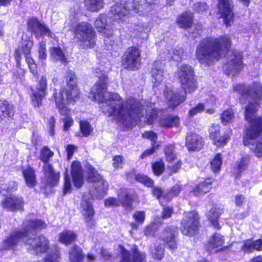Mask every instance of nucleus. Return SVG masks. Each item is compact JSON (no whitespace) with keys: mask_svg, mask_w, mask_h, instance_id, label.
Wrapping results in <instances>:
<instances>
[{"mask_svg":"<svg viewBox=\"0 0 262 262\" xmlns=\"http://www.w3.org/2000/svg\"><path fill=\"white\" fill-rule=\"evenodd\" d=\"M183 190L182 185L177 183L171 186L164 193L165 203H169L173 198L178 196Z\"/></svg>","mask_w":262,"mask_h":262,"instance_id":"36","label":"nucleus"},{"mask_svg":"<svg viewBox=\"0 0 262 262\" xmlns=\"http://www.w3.org/2000/svg\"><path fill=\"white\" fill-rule=\"evenodd\" d=\"M142 50L139 45H132L126 49L121 57L122 67L129 71L139 70L142 64Z\"/></svg>","mask_w":262,"mask_h":262,"instance_id":"8","label":"nucleus"},{"mask_svg":"<svg viewBox=\"0 0 262 262\" xmlns=\"http://www.w3.org/2000/svg\"><path fill=\"white\" fill-rule=\"evenodd\" d=\"M120 259L119 262H146L145 253L141 252L137 245H134L131 252L122 245H119Z\"/></svg>","mask_w":262,"mask_h":262,"instance_id":"14","label":"nucleus"},{"mask_svg":"<svg viewBox=\"0 0 262 262\" xmlns=\"http://www.w3.org/2000/svg\"><path fill=\"white\" fill-rule=\"evenodd\" d=\"M208 9V6L206 2H198L193 5V11L194 12L202 13L206 12Z\"/></svg>","mask_w":262,"mask_h":262,"instance_id":"58","label":"nucleus"},{"mask_svg":"<svg viewBox=\"0 0 262 262\" xmlns=\"http://www.w3.org/2000/svg\"><path fill=\"white\" fill-rule=\"evenodd\" d=\"M25 58L30 72L33 75H38V72L37 70V64L35 62L34 59L32 57L31 55L25 56Z\"/></svg>","mask_w":262,"mask_h":262,"instance_id":"51","label":"nucleus"},{"mask_svg":"<svg viewBox=\"0 0 262 262\" xmlns=\"http://www.w3.org/2000/svg\"><path fill=\"white\" fill-rule=\"evenodd\" d=\"M105 207H115L120 206L119 201L114 197H109L105 199L104 202Z\"/></svg>","mask_w":262,"mask_h":262,"instance_id":"60","label":"nucleus"},{"mask_svg":"<svg viewBox=\"0 0 262 262\" xmlns=\"http://www.w3.org/2000/svg\"><path fill=\"white\" fill-rule=\"evenodd\" d=\"M46 228L47 224L42 220H27L23 223L21 229L14 231L2 241L0 250H16L18 243L23 241L28 246L29 252L36 254L46 253L50 248V241L47 237L43 234L29 237L32 232L41 231Z\"/></svg>","mask_w":262,"mask_h":262,"instance_id":"3","label":"nucleus"},{"mask_svg":"<svg viewBox=\"0 0 262 262\" xmlns=\"http://www.w3.org/2000/svg\"><path fill=\"white\" fill-rule=\"evenodd\" d=\"M15 107L5 99H0V121L5 124L11 122L14 119Z\"/></svg>","mask_w":262,"mask_h":262,"instance_id":"21","label":"nucleus"},{"mask_svg":"<svg viewBox=\"0 0 262 262\" xmlns=\"http://www.w3.org/2000/svg\"><path fill=\"white\" fill-rule=\"evenodd\" d=\"M86 9L91 12H98L103 7V0H84Z\"/></svg>","mask_w":262,"mask_h":262,"instance_id":"41","label":"nucleus"},{"mask_svg":"<svg viewBox=\"0 0 262 262\" xmlns=\"http://www.w3.org/2000/svg\"><path fill=\"white\" fill-rule=\"evenodd\" d=\"M22 175L24 179L26 185L29 188L35 187L37 185L36 176L35 169L28 165L23 169Z\"/></svg>","mask_w":262,"mask_h":262,"instance_id":"28","label":"nucleus"},{"mask_svg":"<svg viewBox=\"0 0 262 262\" xmlns=\"http://www.w3.org/2000/svg\"><path fill=\"white\" fill-rule=\"evenodd\" d=\"M200 216L196 210L185 212L180 222V230L183 235L194 237L200 233Z\"/></svg>","mask_w":262,"mask_h":262,"instance_id":"9","label":"nucleus"},{"mask_svg":"<svg viewBox=\"0 0 262 262\" xmlns=\"http://www.w3.org/2000/svg\"><path fill=\"white\" fill-rule=\"evenodd\" d=\"M123 157L121 155H116L113 158V166L115 169H118L122 167L121 165L123 164Z\"/></svg>","mask_w":262,"mask_h":262,"instance_id":"64","label":"nucleus"},{"mask_svg":"<svg viewBox=\"0 0 262 262\" xmlns=\"http://www.w3.org/2000/svg\"><path fill=\"white\" fill-rule=\"evenodd\" d=\"M159 147V144H151V146L149 148L146 149L141 154L140 156V159H144L148 156L152 155Z\"/></svg>","mask_w":262,"mask_h":262,"instance_id":"61","label":"nucleus"},{"mask_svg":"<svg viewBox=\"0 0 262 262\" xmlns=\"http://www.w3.org/2000/svg\"><path fill=\"white\" fill-rule=\"evenodd\" d=\"M94 26L97 31L104 36H107V29L106 19L101 16L95 21Z\"/></svg>","mask_w":262,"mask_h":262,"instance_id":"47","label":"nucleus"},{"mask_svg":"<svg viewBox=\"0 0 262 262\" xmlns=\"http://www.w3.org/2000/svg\"><path fill=\"white\" fill-rule=\"evenodd\" d=\"M72 186L71 179L67 173L64 175L63 184L62 186V195H65L67 193H70L72 192Z\"/></svg>","mask_w":262,"mask_h":262,"instance_id":"53","label":"nucleus"},{"mask_svg":"<svg viewBox=\"0 0 262 262\" xmlns=\"http://www.w3.org/2000/svg\"><path fill=\"white\" fill-rule=\"evenodd\" d=\"M71 174L74 186L77 189L81 188L83 185L84 180L83 169L80 161L74 160L72 162Z\"/></svg>","mask_w":262,"mask_h":262,"instance_id":"26","label":"nucleus"},{"mask_svg":"<svg viewBox=\"0 0 262 262\" xmlns=\"http://www.w3.org/2000/svg\"><path fill=\"white\" fill-rule=\"evenodd\" d=\"M166 203H163L162 211L161 214V218L162 220H166L170 218L174 213V209L172 206H165Z\"/></svg>","mask_w":262,"mask_h":262,"instance_id":"56","label":"nucleus"},{"mask_svg":"<svg viewBox=\"0 0 262 262\" xmlns=\"http://www.w3.org/2000/svg\"><path fill=\"white\" fill-rule=\"evenodd\" d=\"M223 163L222 154L220 152L216 154L213 158L210 161V168L215 174L219 173L221 169Z\"/></svg>","mask_w":262,"mask_h":262,"instance_id":"40","label":"nucleus"},{"mask_svg":"<svg viewBox=\"0 0 262 262\" xmlns=\"http://www.w3.org/2000/svg\"><path fill=\"white\" fill-rule=\"evenodd\" d=\"M38 58L41 61L45 60L47 58L46 42L41 40L38 43Z\"/></svg>","mask_w":262,"mask_h":262,"instance_id":"54","label":"nucleus"},{"mask_svg":"<svg viewBox=\"0 0 262 262\" xmlns=\"http://www.w3.org/2000/svg\"><path fill=\"white\" fill-rule=\"evenodd\" d=\"M232 46V39L229 35L206 37L197 45L195 57L200 64L209 67L225 58Z\"/></svg>","mask_w":262,"mask_h":262,"instance_id":"5","label":"nucleus"},{"mask_svg":"<svg viewBox=\"0 0 262 262\" xmlns=\"http://www.w3.org/2000/svg\"><path fill=\"white\" fill-rule=\"evenodd\" d=\"M79 132L76 133L75 136L78 137H88L93 132V127L90 122L86 120H80L79 122Z\"/></svg>","mask_w":262,"mask_h":262,"instance_id":"35","label":"nucleus"},{"mask_svg":"<svg viewBox=\"0 0 262 262\" xmlns=\"http://www.w3.org/2000/svg\"><path fill=\"white\" fill-rule=\"evenodd\" d=\"M205 110V104L199 102L196 105L191 108L188 112V116L193 117L199 113L203 112Z\"/></svg>","mask_w":262,"mask_h":262,"instance_id":"57","label":"nucleus"},{"mask_svg":"<svg viewBox=\"0 0 262 262\" xmlns=\"http://www.w3.org/2000/svg\"><path fill=\"white\" fill-rule=\"evenodd\" d=\"M250 161V156L249 155H244L240 158L236 164L237 172L235 177L236 179L239 178L242 172L247 168Z\"/></svg>","mask_w":262,"mask_h":262,"instance_id":"39","label":"nucleus"},{"mask_svg":"<svg viewBox=\"0 0 262 262\" xmlns=\"http://www.w3.org/2000/svg\"><path fill=\"white\" fill-rule=\"evenodd\" d=\"M33 45V40L30 37L21 40V46L16 48L14 51L16 67H20V62L22 60V54L24 57L31 55V50Z\"/></svg>","mask_w":262,"mask_h":262,"instance_id":"22","label":"nucleus"},{"mask_svg":"<svg viewBox=\"0 0 262 262\" xmlns=\"http://www.w3.org/2000/svg\"><path fill=\"white\" fill-rule=\"evenodd\" d=\"M151 167L154 174L159 177L162 175L165 171V165L162 159H159L151 163Z\"/></svg>","mask_w":262,"mask_h":262,"instance_id":"45","label":"nucleus"},{"mask_svg":"<svg viewBox=\"0 0 262 262\" xmlns=\"http://www.w3.org/2000/svg\"><path fill=\"white\" fill-rule=\"evenodd\" d=\"M150 254L154 259L161 260L164 257V249L161 244H158L151 249Z\"/></svg>","mask_w":262,"mask_h":262,"instance_id":"48","label":"nucleus"},{"mask_svg":"<svg viewBox=\"0 0 262 262\" xmlns=\"http://www.w3.org/2000/svg\"><path fill=\"white\" fill-rule=\"evenodd\" d=\"M209 137L212 144L217 147L225 146L229 141L232 130L229 129L221 133V126L219 124H212L208 129Z\"/></svg>","mask_w":262,"mask_h":262,"instance_id":"15","label":"nucleus"},{"mask_svg":"<svg viewBox=\"0 0 262 262\" xmlns=\"http://www.w3.org/2000/svg\"><path fill=\"white\" fill-rule=\"evenodd\" d=\"M219 208L216 207V205L213 204L207 214L208 220L210 222L212 226L218 230L221 229V226L219 224L221 213L219 212Z\"/></svg>","mask_w":262,"mask_h":262,"instance_id":"33","label":"nucleus"},{"mask_svg":"<svg viewBox=\"0 0 262 262\" xmlns=\"http://www.w3.org/2000/svg\"><path fill=\"white\" fill-rule=\"evenodd\" d=\"M24 204V199L21 196L12 194L5 196L1 203L3 209L13 212L23 211Z\"/></svg>","mask_w":262,"mask_h":262,"instance_id":"19","label":"nucleus"},{"mask_svg":"<svg viewBox=\"0 0 262 262\" xmlns=\"http://www.w3.org/2000/svg\"><path fill=\"white\" fill-rule=\"evenodd\" d=\"M73 34L80 49L88 50L96 46L97 34L89 23L81 21L76 24L73 28Z\"/></svg>","mask_w":262,"mask_h":262,"instance_id":"7","label":"nucleus"},{"mask_svg":"<svg viewBox=\"0 0 262 262\" xmlns=\"http://www.w3.org/2000/svg\"><path fill=\"white\" fill-rule=\"evenodd\" d=\"M133 218L139 225H142L145 220V212L144 211H136L133 214Z\"/></svg>","mask_w":262,"mask_h":262,"instance_id":"59","label":"nucleus"},{"mask_svg":"<svg viewBox=\"0 0 262 262\" xmlns=\"http://www.w3.org/2000/svg\"><path fill=\"white\" fill-rule=\"evenodd\" d=\"M19 71L14 70L12 71V78L14 80L20 79L21 78L25 76L26 70L21 68V64L20 63V67H16Z\"/></svg>","mask_w":262,"mask_h":262,"instance_id":"63","label":"nucleus"},{"mask_svg":"<svg viewBox=\"0 0 262 262\" xmlns=\"http://www.w3.org/2000/svg\"><path fill=\"white\" fill-rule=\"evenodd\" d=\"M87 176L86 181L90 183H99L103 182V177L97 169L91 164L86 165Z\"/></svg>","mask_w":262,"mask_h":262,"instance_id":"32","label":"nucleus"},{"mask_svg":"<svg viewBox=\"0 0 262 262\" xmlns=\"http://www.w3.org/2000/svg\"><path fill=\"white\" fill-rule=\"evenodd\" d=\"M176 23L180 28L185 30L191 29L194 24V16L190 11H185L177 16Z\"/></svg>","mask_w":262,"mask_h":262,"instance_id":"27","label":"nucleus"},{"mask_svg":"<svg viewBox=\"0 0 262 262\" xmlns=\"http://www.w3.org/2000/svg\"><path fill=\"white\" fill-rule=\"evenodd\" d=\"M108 81V76L102 74L94 85V91L91 92L93 99L101 103L99 108L104 116L113 117L123 124L139 123L144 116V106L145 123L152 125L158 120L159 110L155 102L147 101L143 105L140 100L131 97L125 103L118 93L107 91Z\"/></svg>","mask_w":262,"mask_h":262,"instance_id":"1","label":"nucleus"},{"mask_svg":"<svg viewBox=\"0 0 262 262\" xmlns=\"http://www.w3.org/2000/svg\"><path fill=\"white\" fill-rule=\"evenodd\" d=\"M205 140L202 136L194 132L190 131L186 134L185 146L189 152H197L204 148Z\"/></svg>","mask_w":262,"mask_h":262,"instance_id":"18","label":"nucleus"},{"mask_svg":"<svg viewBox=\"0 0 262 262\" xmlns=\"http://www.w3.org/2000/svg\"><path fill=\"white\" fill-rule=\"evenodd\" d=\"M18 189V183L15 181H10L5 186L0 187V194L6 196V194L15 192Z\"/></svg>","mask_w":262,"mask_h":262,"instance_id":"44","label":"nucleus"},{"mask_svg":"<svg viewBox=\"0 0 262 262\" xmlns=\"http://www.w3.org/2000/svg\"><path fill=\"white\" fill-rule=\"evenodd\" d=\"M183 162L180 159L176 161V162L171 165L167 166V170L168 174L171 176L173 174L178 173L181 168Z\"/></svg>","mask_w":262,"mask_h":262,"instance_id":"55","label":"nucleus"},{"mask_svg":"<svg viewBox=\"0 0 262 262\" xmlns=\"http://www.w3.org/2000/svg\"><path fill=\"white\" fill-rule=\"evenodd\" d=\"M54 155V152L47 146H44L40 150V160L45 164H48L50 158Z\"/></svg>","mask_w":262,"mask_h":262,"instance_id":"49","label":"nucleus"},{"mask_svg":"<svg viewBox=\"0 0 262 262\" xmlns=\"http://www.w3.org/2000/svg\"><path fill=\"white\" fill-rule=\"evenodd\" d=\"M180 122V118L178 116L168 114L160 119L159 124L161 127L167 129L178 127Z\"/></svg>","mask_w":262,"mask_h":262,"instance_id":"30","label":"nucleus"},{"mask_svg":"<svg viewBox=\"0 0 262 262\" xmlns=\"http://www.w3.org/2000/svg\"><path fill=\"white\" fill-rule=\"evenodd\" d=\"M241 250L245 253L253 252L254 251L253 239L249 238L243 241Z\"/></svg>","mask_w":262,"mask_h":262,"instance_id":"52","label":"nucleus"},{"mask_svg":"<svg viewBox=\"0 0 262 262\" xmlns=\"http://www.w3.org/2000/svg\"><path fill=\"white\" fill-rule=\"evenodd\" d=\"M27 25L28 30L34 33L36 36H38V33L39 32L40 36L47 35L49 37H52L53 33L50 29L35 17L29 18L27 20Z\"/></svg>","mask_w":262,"mask_h":262,"instance_id":"24","label":"nucleus"},{"mask_svg":"<svg viewBox=\"0 0 262 262\" xmlns=\"http://www.w3.org/2000/svg\"><path fill=\"white\" fill-rule=\"evenodd\" d=\"M234 92L245 98L249 97L253 100L246 106L244 119L248 123L243 131V143L246 146L254 145L251 149L257 158L262 157V117H254L262 100V84L254 81L248 87L244 83H236L233 86Z\"/></svg>","mask_w":262,"mask_h":262,"instance_id":"2","label":"nucleus"},{"mask_svg":"<svg viewBox=\"0 0 262 262\" xmlns=\"http://www.w3.org/2000/svg\"><path fill=\"white\" fill-rule=\"evenodd\" d=\"M178 229L177 226H167L162 231L160 239L164 246L171 251L178 248Z\"/></svg>","mask_w":262,"mask_h":262,"instance_id":"16","label":"nucleus"},{"mask_svg":"<svg viewBox=\"0 0 262 262\" xmlns=\"http://www.w3.org/2000/svg\"><path fill=\"white\" fill-rule=\"evenodd\" d=\"M110 12L113 16L122 20L127 13V10L122 4L116 3L111 7Z\"/></svg>","mask_w":262,"mask_h":262,"instance_id":"37","label":"nucleus"},{"mask_svg":"<svg viewBox=\"0 0 262 262\" xmlns=\"http://www.w3.org/2000/svg\"><path fill=\"white\" fill-rule=\"evenodd\" d=\"M58 241L64 246H70L77 241V235L73 231L64 230L59 233Z\"/></svg>","mask_w":262,"mask_h":262,"instance_id":"29","label":"nucleus"},{"mask_svg":"<svg viewBox=\"0 0 262 262\" xmlns=\"http://www.w3.org/2000/svg\"><path fill=\"white\" fill-rule=\"evenodd\" d=\"M217 14L223 18V23L226 27H230L234 21V6L231 0H217L216 5Z\"/></svg>","mask_w":262,"mask_h":262,"instance_id":"12","label":"nucleus"},{"mask_svg":"<svg viewBox=\"0 0 262 262\" xmlns=\"http://www.w3.org/2000/svg\"><path fill=\"white\" fill-rule=\"evenodd\" d=\"M134 179L135 181L145 187L151 188V194L153 197L155 198L159 202L161 206L164 205L165 203L164 195V192L163 189L159 186H154L155 181L147 175L138 173L135 174Z\"/></svg>","mask_w":262,"mask_h":262,"instance_id":"13","label":"nucleus"},{"mask_svg":"<svg viewBox=\"0 0 262 262\" xmlns=\"http://www.w3.org/2000/svg\"><path fill=\"white\" fill-rule=\"evenodd\" d=\"M48 81L46 77L41 76L37 81L36 88L30 87L31 93L30 95L31 102L34 107H40L42 101L48 94Z\"/></svg>","mask_w":262,"mask_h":262,"instance_id":"11","label":"nucleus"},{"mask_svg":"<svg viewBox=\"0 0 262 262\" xmlns=\"http://www.w3.org/2000/svg\"><path fill=\"white\" fill-rule=\"evenodd\" d=\"M230 59L223 67L225 74L232 76H237L244 69L243 55L241 51L233 49L231 51Z\"/></svg>","mask_w":262,"mask_h":262,"instance_id":"10","label":"nucleus"},{"mask_svg":"<svg viewBox=\"0 0 262 262\" xmlns=\"http://www.w3.org/2000/svg\"><path fill=\"white\" fill-rule=\"evenodd\" d=\"M234 112L232 107L225 110L220 115V120L223 125H228L233 119Z\"/></svg>","mask_w":262,"mask_h":262,"instance_id":"46","label":"nucleus"},{"mask_svg":"<svg viewBox=\"0 0 262 262\" xmlns=\"http://www.w3.org/2000/svg\"><path fill=\"white\" fill-rule=\"evenodd\" d=\"M224 236L219 233L215 232L210 236L204 247L205 250L209 253L225 252L230 249L232 244L224 246Z\"/></svg>","mask_w":262,"mask_h":262,"instance_id":"17","label":"nucleus"},{"mask_svg":"<svg viewBox=\"0 0 262 262\" xmlns=\"http://www.w3.org/2000/svg\"><path fill=\"white\" fill-rule=\"evenodd\" d=\"M61 258L60 250L57 249L54 252L48 253L42 259V262H60Z\"/></svg>","mask_w":262,"mask_h":262,"instance_id":"50","label":"nucleus"},{"mask_svg":"<svg viewBox=\"0 0 262 262\" xmlns=\"http://www.w3.org/2000/svg\"><path fill=\"white\" fill-rule=\"evenodd\" d=\"M68 254L70 262H83L85 255L79 246L73 244L70 248Z\"/></svg>","mask_w":262,"mask_h":262,"instance_id":"31","label":"nucleus"},{"mask_svg":"<svg viewBox=\"0 0 262 262\" xmlns=\"http://www.w3.org/2000/svg\"><path fill=\"white\" fill-rule=\"evenodd\" d=\"M161 64L160 61H155L150 70V74L154 80V82L156 84H160L162 81L164 76V70Z\"/></svg>","mask_w":262,"mask_h":262,"instance_id":"34","label":"nucleus"},{"mask_svg":"<svg viewBox=\"0 0 262 262\" xmlns=\"http://www.w3.org/2000/svg\"><path fill=\"white\" fill-rule=\"evenodd\" d=\"M124 194L123 197L120 199L119 203L122 207L125 208L129 211L134 209L133 203L134 201L133 197L132 194L127 192L126 189L121 190Z\"/></svg>","mask_w":262,"mask_h":262,"instance_id":"38","label":"nucleus"},{"mask_svg":"<svg viewBox=\"0 0 262 262\" xmlns=\"http://www.w3.org/2000/svg\"><path fill=\"white\" fill-rule=\"evenodd\" d=\"M143 138L152 141V144H156V140L158 138L157 134L152 130L145 131L142 135Z\"/></svg>","mask_w":262,"mask_h":262,"instance_id":"62","label":"nucleus"},{"mask_svg":"<svg viewBox=\"0 0 262 262\" xmlns=\"http://www.w3.org/2000/svg\"><path fill=\"white\" fill-rule=\"evenodd\" d=\"M50 57L56 60H60L62 62H66L67 61L66 55L59 47H53L50 49Z\"/></svg>","mask_w":262,"mask_h":262,"instance_id":"43","label":"nucleus"},{"mask_svg":"<svg viewBox=\"0 0 262 262\" xmlns=\"http://www.w3.org/2000/svg\"><path fill=\"white\" fill-rule=\"evenodd\" d=\"M182 90L171 91L167 99V107L172 110L187 99V94L195 92L198 88L193 68L188 64H183L175 73Z\"/></svg>","mask_w":262,"mask_h":262,"instance_id":"6","label":"nucleus"},{"mask_svg":"<svg viewBox=\"0 0 262 262\" xmlns=\"http://www.w3.org/2000/svg\"><path fill=\"white\" fill-rule=\"evenodd\" d=\"M164 154L167 163H171L176 160L177 156L175 152V146L173 144H168L164 147Z\"/></svg>","mask_w":262,"mask_h":262,"instance_id":"42","label":"nucleus"},{"mask_svg":"<svg viewBox=\"0 0 262 262\" xmlns=\"http://www.w3.org/2000/svg\"><path fill=\"white\" fill-rule=\"evenodd\" d=\"M66 85L60 87L59 91L54 89L52 98L59 114L66 117L62 119L63 130H68L73 126L74 120L70 116L69 105H74L81 98L82 93L78 85V78L76 73L68 69L63 76Z\"/></svg>","mask_w":262,"mask_h":262,"instance_id":"4","label":"nucleus"},{"mask_svg":"<svg viewBox=\"0 0 262 262\" xmlns=\"http://www.w3.org/2000/svg\"><path fill=\"white\" fill-rule=\"evenodd\" d=\"M80 209L87 227L91 228L95 225L94 217L95 211L93 203L89 199H82L80 202Z\"/></svg>","mask_w":262,"mask_h":262,"instance_id":"23","label":"nucleus"},{"mask_svg":"<svg viewBox=\"0 0 262 262\" xmlns=\"http://www.w3.org/2000/svg\"><path fill=\"white\" fill-rule=\"evenodd\" d=\"M215 181V179L211 177L203 178L192 186L190 192L195 196H203L214 188Z\"/></svg>","mask_w":262,"mask_h":262,"instance_id":"20","label":"nucleus"},{"mask_svg":"<svg viewBox=\"0 0 262 262\" xmlns=\"http://www.w3.org/2000/svg\"><path fill=\"white\" fill-rule=\"evenodd\" d=\"M43 170L45 178L44 188L47 187L53 188L57 186L59 182L60 172L55 171L51 164H46L43 166Z\"/></svg>","mask_w":262,"mask_h":262,"instance_id":"25","label":"nucleus"}]
</instances>
